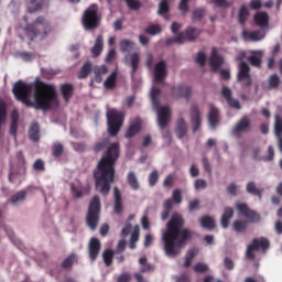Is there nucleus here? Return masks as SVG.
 Instances as JSON below:
<instances>
[{
  "instance_id": "obj_25",
  "label": "nucleus",
  "mask_w": 282,
  "mask_h": 282,
  "mask_svg": "<svg viewBox=\"0 0 282 282\" xmlns=\"http://www.w3.org/2000/svg\"><path fill=\"white\" fill-rule=\"evenodd\" d=\"M70 193L76 199L83 197V184L79 180H75L70 183Z\"/></svg>"
},
{
  "instance_id": "obj_59",
  "label": "nucleus",
  "mask_w": 282,
  "mask_h": 282,
  "mask_svg": "<svg viewBox=\"0 0 282 282\" xmlns=\"http://www.w3.org/2000/svg\"><path fill=\"white\" fill-rule=\"evenodd\" d=\"M205 14H206L205 9H196L194 10L193 19L194 21H199V19H202Z\"/></svg>"
},
{
  "instance_id": "obj_64",
  "label": "nucleus",
  "mask_w": 282,
  "mask_h": 282,
  "mask_svg": "<svg viewBox=\"0 0 282 282\" xmlns=\"http://www.w3.org/2000/svg\"><path fill=\"white\" fill-rule=\"evenodd\" d=\"M129 281H131V274H129V273H122L118 278V282H129Z\"/></svg>"
},
{
  "instance_id": "obj_57",
  "label": "nucleus",
  "mask_w": 282,
  "mask_h": 282,
  "mask_svg": "<svg viewBox=\"0 0 282 282\" xmlns=\"http://www.w3.org/2000/svg\"><path fill=\"white\" fill-rule=\"evenodd\" d=\"M158 180H159L158 171H153L149 175V184H150V186H155V184H158Z\"/></svg>"
},
{
  "instance_id": "obj_32",
  "label": "nucleus",
  "mask_w": 282,
  "mask_h": 282,
  "mask_svg": "<svg viewBox=\"0 0 282 282\" xmlns=\"http://www.w3.org/2000/svg\"><path fill=\"white\" fill-rule=\"evenodd\" d=\"M127 182L132 191H140V182L138 181L135 173L129 172L127 175Z\"/></svg>"
},
{
  "instance_id": "obj_48",
  "label": "nucleus",
  "mask_w": 282,
  "mask_h": 282,
  "mask_svg": "<svg viewBox=\"0 0 282 282\" xmlns=\"http://www.w3.org/2000/svg\"><path fill=\"white\" fill-rule=\"evenodd\" d=\"M104 262L107 267L111 265L112 261H113V251L107 249L104 254Z\"/></svg>"
},
{
  "instance_id": "obj_47",
  "label": "nucleus",
  "mask_w": 282,
  "mask_h": 282,
  "mask_svg": "<svg viewBox=\"0 0 282 282\" xmlns=\"http://www.w3.org/2000/svg\"><path fill=\"white\" fill-rule=\"evenodd\" d=\"M139 263L141 272H151L153 270V267L147 262V258H140Z\"/></svg>"
},
{
  "instance_id": "obj_6",
  "label": "nucleus",
  "mask_w": 282,
  "mask_h": 282,
  "mask_svg": "<svg viewBox=\"0 0 282 282\" xmlns=\"http://www.w3.org/2000/svg\"><path fill=\"white\" fill-rule=\"evenodd\" d=\"M120 50L127 54L124 56L126 65H130V67H132L131 78L133 80V76H135V72H138V68L140 67V54L131 53L135 50V42L131 40H122L120 42Z\"/></svg>"
},
{
  "instance_id": "obj_45",
  "label": "nucleus",
  "mask_w": 282,
  "mask_h": 282,
  "mask_svg": "<svg viewBox=\"0 0 282 282\" xmlns=\"http://www.w3.org/2000/svg\"><path fill=\"white\" fill-rule=\"evenodd\" d=\"M147 34H151L152 36H155V34H160L162 32V26L159 24H151L145 29Z\"/></svg>"
},
{
  "instance_id": "obj_28",
  "label": "nucleus",
  "mask_w": 282,
  "mask_h": 282,
  "mask_svg": "<svg viewBox=\"0 0 282 282\" xmlns=\"http://www.w3.org/2000/svg\"><path fill=\"white\" fill-rule=\"evenodd\" d=\"M254 23L259 28H267V25L269 23L268 13H265V12H258V13H256V15H254Z\"/></svg>"
},
{
  "instance_id": "obj_11",
  "label": "nucleus",
  "mask_w": 282,
  "mask_h": 282,
  "mask_svg": "<svg viewBox=\"0 0 282 282\" xmlns=\"http://www.w3.org/2000/svg\"><path fill=\"white\" fill-rule=\"evenodd\" d=\"M82 21L85 30H95V28H98V9L96 4H93L85 11Z\"/></svg>"
},
{
  "instance_id": "obj_46",
  "label": "nucleus",
  "mask_w": 282,
  "mask_h": 282,
  "mask_svg": "<svg viewBox=\"0 0 282 282\" xmlns=\"http://www.w3.org/2000/svg\"><path fill=\"white\" fill-rule=\"evenodd\" d=\"M247 192H249L251 195H258L259 199H261V192L259 191V188H257L254 182H250L247 184Z\"/></svg>"
},
{
  "instance_id": "obj_10",
  "label": "nucleus",
  "mask_w": 282,
  "mask_h": 282,
  "mask_svg": "<svg viewBox=\"0 0 282 282\" xmlns=\"http://www.w3.org/2000/svg\"><path fill=\"white\" fill-rule=\"evenodd\" d=\"M199 34H202V31L193 26H189L184 32L176 35L175 37L169 39L167 43H177L178 45H182L186 43V41H189V42L195 41L199 36Z\"/></svg>"
},
{
  "instance_id": "obj_16",
  "label": "nucleus",
  "mask_w": 282,
  "mask_h": 282,
  "mask_svg": "<svg viewBox=\"0 0 282 282\" xmlns=\"http://www.w3.org/2000/svg\"><path fill=\"white\" fill-rule=\"evenodd\" d=\"M191 94H193V91L188 86H175L172 88L173 98H185L188 100L191 98Z\"/></svg>"
},
{
  "instance_id": "obj_37",
  "label": "nucleus",
  "mask_w": 282,
  "mask_h": 282,
  "mask_svg": "<svg viewBox=\"0 0 282 282\" xmlns=\"http://www.w3.org/2000/svg\"><path fill=\"white\" fill-rule=\"evenodd\" d=\"M94 72H95V82L102 83V78L107 75L108 69L106 65H101V66L95 67Z\"/></svg>"
},
{
  "instance_id": "obj_1",
  "label": "nucleus",
  "mask_w": 282,
  "mask_h": 282,
  "mask_svg": "<svg viewBox=\"0 0 282 282\" xmlns=\"http://www.w3.org/2000/svg\"><path fill=\"white\" fill-rule=\"evenodd\" d=\"M13 94L23 105L34 107V109H56L58 107L56 88L45 83L18 82L13 87Z\"/></svg>"
},
{
  "instance_id": "obj_12",
  "label": "nucleus",
  "mask_w": 282,
  "mask_h": 282,
  "mask_svg": "<svg viewBox=\"0 0 282 282\" xmlns=\"http://www.w3.org/2000/svg\"><path fill=\"white\" fill-rule=\"evenodd\" d=\"M270 248V241L267 238H256L247 248V259H254V252L262 250L265 252Z\"/></svg>"
},
{
  "instance_id": "obj_54",
  "label": "nucleus",
  "mask_w": 282,
  "mask_h": 282,
  "mask_svg": "<svg viewBox=\"0 0 282 282\" xmlns=\"http://www.w3.org/2000/svg\"><path fill=\"white\" fill-rule=\"evenodd\" d=\"M172 200L174 204H182V191L175 189L172 195Z\"/></svg>"
},
{
  "instance_id": "obj_41",
  "label": "nucleus",
  "mask_w": 282,
  "mask_h": 282,
  "mask_svg": "<svg viewBox=\"0 0 282 282\" xmlns=\"http://www.w3.org/2000/svg\"><path fill=\"white\" fill-rule=\"evenodd\" d=\"M24 174H25V167H21L20 173L17 174V173L12 172L9 175V180L13 184H21V182L23 181V175Z\"/></svg>"
},
{
  "instance_id": "obj_35",
  "label": "nucleus",
  "mask_w": 282,
  "mask_h": 282,
  "mask_svg": "<svg viewBox=\"0 0 282 282\" xmlns=\"http://www.w3.org/2000/svg\"><path fill=\"white\" fill-rule=\"evenodd\" d=\"M61 91L65 102H69V99L72 98V94H74V86H72L70 84H63L61 86Z\"/></svg>"
},
{
  "instance_id": "obj_17",
  "label": "nucleus",
  "mask_w": 282,
  "mask_h": 282,
  "mask_svg": "<svg viewBox=\"0 0 282 282\" xmlns=\"http://www.w3.org/2000/svg\"><path fill=\"white\" fill-rule=\"evenodd\" d=\"M237 210H239L240 215H243V217H247L250 221H259V216L254 212L250 210L248 208V205L238 203L236 205Z\"/></svg>"
},
{
  "instance_id": "obj_40",
  "label": "nucleus",
  "mask_w": 282,
  "mask_h": 282,
  "mask_svg": "<svg viewBox=\"0 0 282 282\" xmlns=\"http://www.w3.org/2000/svg\"><path fill=\"white\" fill-rule=\"evenodd\" d=\"M200 226L206 230H213L215 228V219L210 216H203L200 219Z\"/></svg>"
},
{
  "instance_id": "obj_60",
  "label": "nucleus",
  "mask_w": 282,
  "mask_h": 282,
  "mask_svg": "<svg viewBox=\"0 0 282 282\" xmlns=\"http://www.w3.org/2000/svg\"><path fill=\"white\" fill-rule=\"evenodd\" d=\"M127 6L130 10H139L140 9V1L138 0H126Z\"/></svg>"
},
{
  "instance_id": "obj_51",
  "label": "nucleus",
  "mask_w": 282,
  "mask_h": 282,
  "mask_svg": "<svg viewBox=\"0 0 282 282\" xmlns=\"http://www.w3.org/2000/svg\"><path fill=\"white\" fill-rule=\"evenodd\" d=\"M194 272H208V264L198 262L194 265Z\"/></svg>"
},
{
  "instance_id": "obj_34",
  "label": "nucleus",
  "mask_w": 282,
  "mask_h": 282,
  "mask_svg": "<svg viewBox=\"0 0 282 282\" xmlns=\"http://www.w3.org/2000/svg\"><path fill=\"white\" fill-rule=\"evenodd\" d=\"M17 129H19V112L17 110H13L11 113V127H10L11 135L17 137Z\"/></svg>"
},
{
  "instance_id": "obj_2",
  "label": "nucleus",
  "mask_w": 282,
  "mask_h": 282,
  "mask_svg": "<svg viewBox=\"0 0 282 282\" xmlns=\"http://www.w3.org/2000/svg\"><path fill=\"white\" fill-rule=\"evenodd\" d=\"M106 149V155L101 158L97 164V170L94 172L96 180V189L101 193V195H109L111 191V184H113V177L116 175V170L113 169L118 158H120V144L110 143L109 139L104 142H99L95 145V151H102Z\"/></svg>"
},
{
  "instance_id": "obj_13",
  "label": "nucleus",
  "mask_w": 282,
  "mask_h": 282,
  "mask_svg": "<svg viewBox=\"0 0 282 282\" xmlns=\"http://www.w3.org/2000/svg\"><path fill=\"white\" fill-rule=\"evenodd\" d=\"M250 127H252V121L248 116H245L231 129V135H235V138H241L243 133H248V131H250Z\"/></svg>"
},
{
  "instance_id": "obj_44",
  "label": "nucleus",
  "mask_w": 282,
  "mask_h": 282,
  "mask_svg": "<svg viewBox=\"0 0 282 282\" xmlns=\"http://www.w3.org/2000/svg\"><path fill=\"white\" fill-rule=\"evenodd\" d=\"M281 85V79L279 78V75L274 74L271 75L269 78V86L268 89H276Z\"/></svg>"
},
{
  "instance_id": "obj_18",
  "label": "nucleus",
  "mask_w": 282,
  "mask_h": 282,
  "mask_svg": "<svg viewBox=\"0 0 282 282\" xmlns=\"http://www.w3.org/2000/svg\"><path fill=\"white\" fill-rule=\"evenodd\" d=\"M89 258L91 261H96L98 259V254H100V240L97 238H91L88 246Z\"/></svg>"
},
{
  "instance_id": "obj_31",
  "label": "nucleus",
  "mask_w": 282,
  "mask_h": 282,
  "mask_svg": "<svg viewBox=\"0 0 282 282\" xmlns=\"http://www.w3.org/2000/svg\"><path fill=\"white\" fill-rule=\"evenodd\" d=\"M235 215V210L230 207H226L225 212L221 216V226L224 228H228L230 224V219H232V216Z\"/></svg>"
},
{
  "instance_id": "obj_22",
  "label": "nucleus",
  "mask_w": 282,
  "mask_h": 282,
  "mask_svg": "<svg viewBox=\"0 0 282 282\" xmlns=\"http://www.w3.org/2000/svg\"><path fill=\"white\" fill-rule=\"evenodd\" d=\"M208 122L210 129H217V124H219V109L215 108V106L210 107Z\"/></svg>"
},
{
  "instance_id": "obj_38",
  "label": "nucleus",
  "mask_w": 282,
  "mask_h": 282,
  "mask_svg": "<svg viewBox=\"0 0 282 282\" xmlns=\"http://www.w3.org/2000/svg\"><path fill=\"white\" fill-rule=\"evenodd\" d=\"M117 78L118 72L115 70L107 77V79L104 83V87H106V89H115Z\"/></svg>"
},
{
  "instance_id": "obj_8",
  "label": "nucleus",
  "mask_w": 282,
  "mask_h": 282,
  "mask_svg": "<svg viewBox=\"0 0 282 282\" xmlns=\"http://www.w3.org/2000/svg\"><path fill=\"white\" fill-rule=\"evenodd\" d=\"M100 215V197L94 196L88 207V215L86 218L87 226L90 230H96L98 227V217Z\"/></svg>"
},
{
  "instance_id": "obj_27",
  "label": "nucleus",
  "mask_w": 282,
  "mask_h": 282,
  "mask_svg": "<svg viewBox=\"0 0 282 282\" xmlns=\"http://www.w3.org/2000/svg\"><path fill=\"white\" fill-rule=\"evenodd\" d=\"M113 195H115V213L117 215H120V213H122V195L120 194V189H118V187L113 188Z\"/></svg>"
},
{
  "instance_id": "obj_30",
  "label": "nucleus",
  "mask_w": 282,
  "mask_h": 282,
  "mask_svg": "<svg viewBox=\"0 0 282 282\" xmlns=\"http://www.w3.org/2000/svg\"><path fill=\"white\" fill-rule=\"evenodd\" d=\"M26 198H28V192L20 191L18 193H15L14 195H12L11 204L13 206H19L20 204H23V202H25Z\"/></svg>"
},
{
  "instance_id": "obj_19",
  "label": "nucleus",
  "mask_w": 282,
  "mask_h": 282,
  "mask_svg": "<svg viewBox=\"0 0 282 282\" xmlns=\"http://www.w3.org/2000/svg\"><path fill=\"white\" fill-rule=\"evenodd\" d=\"M242 39L245 41H263L265 39V31H242Z\"/></svg>"
},
{
  "instance_id": "obj_50",
  "label": "nucleus",
  "mask_w": 282,
  "mask_h": 282,
  "mask_svg": "<svg viewBox=\"0 0 282 282\" xmlns=\"http://www.w3.org/2000/svg\"><path fill=\"white\" fill-rule=\"evenodd\" d=\"M74 261H76V256H68L62 263L63 268H72L74 265Z\"/></svg>"
},
{
  "instance_id": "obj_39",
  "label": "nucleus",
  "mask_w": 282,
  "mask_h": 282,
  "mask_svg": "<svg viewBox=\"0 0 282 282\" xmlns=\"http://www.w3.org/2000/svg\"><path fill=\"white\" fill-rule=\"evenodd\" d=\"M186 131H188V127L186 126V121L184 119H178L176 124V135L177 138H184L186 135Z\"/></svg>"
},
{
  "instance_id": "obj_5",
  "label": "nucleus",
  "mask_w": 282,
  "mask_h": 282,
  "mask_svg": "<svg viewBox=\"0 0 282 282\" xmlns=\"http://www.w3.org/2000/svg\"><path fill=\"white\" fill-rule=\"evenodd\" d=\"M24 32L30 41L45 39L52 32V24L43 17H39L32 24H26Z\"/></svg>"
},
{
  "instance_id": "obj_53",
  "label": "nucleus",
  "mask_w": 282,
  "mask_h": 282,
  "mask_svg": "<svg viewBox=\"0 0 282 282\" xmlns=\"http://www.w3.org/2000/svg\"><path fill=\"white\" fill-rule=\"evenodd\" d=\"M63 154V144L54 143L53 145V155L54 158H58Z\"/></svg>"
},
{
  "instance_id": "obj_23",
  "label": "nucleus",
  "mask_w": 282,
  "mask_h": 282,
  "mask_svg": "<svg viewBox=\"0 0 282 282\" xmlns=\"http://www.w3.org/2000/svg\"><path fill=\"white\" fill-rule=\"evenodd\" d=\"M263 58V51H251L248 62L253 67H261V59Z\"/></svg>"
},
{
  "instance_id": "obj_58",
  "label": "nucleus",
  "mask_w": 282,
  "mask_h": 282,
  "mask_svg": "<svg viewBox=\"0 0 282 282\" xmlns=\"http://www.w3.org/2000/svg\"><path fill=\"white\" fill-rule=\"evenodd\" d=\"M20 58L24 61L25 63H30V61H34V54L29 52H22L20 53Z\"/></svg>"
},
{
  "instance_id": "obj_63",
  "label": "nucleus",
  "mask_w": 282,
  "mask_h": 282,
  "mask_svg": "<svg viewBox=\"0 0 282 282\" xmlns=\"http://www.w3.org/2000/svg\"><path fill=\"white\" fill-rule=\"evenodd\" d=\"M33 169H34V171H44L45 170V163H43V161H41V160H37V161L34 162Z\"/></svg>"
},
{
  "instance_id": "obj_56",
  "label": "nucleus",
  "mask_w": 282,
  "mask_h": 282,
  "mask_svg": "<svg viewBox=\"0 0 282 282\" xmlns=\"http://www.w3.org/2000/svg\"><path fill=\"white\" fill-rule=\"evenodd\" d=\"M202 162H203L204 171H206L208 175H213V169L210 167V163L208 162V159L206 156H203Z\"/></svg>"
},
{
  "instance_id": "obj_9",
  "label": "nucleus",
  "mask_w": 282,
  "mask_h": 282,
  "mask_svg": "<svg viewBox=\"0 0 282 282\" xmlns=\"http://www.w3.org/2000/svg\"><path fill=\"white\" fill-rule=\"evenodd\" d=\"M209 65H210L213 72H219L220 77L224 80H230V69H228V68L221 69V65H224V57H221V55L217 54V48L212 50Z\"/></svg>"
},
{
  "instance_id": "obj_15",
  "label": "nucleus",
  "mask_w": 282,
  "mask_h": 282,
  "mask_svg": "<svg viewBox=\"0 0 282 282\" xmlns=\"http://www.w3.org/2000/svg\"><path fill=\"white\" fill-rule=\"evenodd\" d=\"M223 98H225L227 105L234 109H241V104L238 99L232 97V90L229 87L224 86L221 89Z\"/></svg>"
},
{
  "instance_id": "obj_4",
  "label": "nucleus",
  "mask_w": 282,
  "mask_h": 282,
  "mask_svg": "<svg viewBox=\"0 0 282 282\" xmlns=\"http://www.w3.org/2000/svg\"><path fill=\"white\" fill-rule=\"evenodd\" d=\"M167 74L169 73L166 70V62L161 61L155 64L154 79L152 89L150 91V97L152 101V107L158 113V124L161 129H164V127L169 124V120H171V108H169L167 106H160V94H162V91L155 86V84L162 85Z\"/></svg>"
},
{
  "instance_id": "obj_36",
  "label": "nucleus",
  "mask_w": 282,
  "mask_h": 282,
  "mask_svg": "<svg viewBox=\"0 0 282 282\" xmlns=\"http://www.w3.org/2000/svg\"><path fill=\"white\" fill-rule=\"evenodd\" d=\"M102 47H104V42H102V35H99L96 39L95 45L91 50V54L93 56L96 58L97 56H100V54L102 53Z\"/></svg>"
},
{
  "instance_id": "obj_20",
  "label": "nucleus",
  "mask_w": 282,
  "mask_h": 282,
  "mask_svg": "<svg viewBox=\"0 0 282 282\" xmlns=\"http://www.w3.org/2000/svg\"><path fill=\"white\" fill-rule=\"evenodd\" d=\"M191 120L193 124V131L195 133L196 131L199 130V127L202 124V117L199 115V108L197 106H192Z\"/></svg>"
},
{
  "instance_id": "obj_55",
  "label": "nucleus",
  "mask_w": 282,
  "mask_h": 282,
  "mask_svg": "<svg viewBox=\"0 0 282 282\" xmlns=\"http://www.w3.org/2000/svg\"><path fill=\"white\" fill-rule=\"evenodd\" d=\"M166 12H169V2H166V0H163L160 4H159V14H166Z\"/></svg>"
},
{
  "instance_id": "obj_52",
  "label": "nucleus",
  "mask_w": 282,
  "mask_h": 282,
  "mask_svg": "<svg viewBox=\"0 0 282 282\" xmlns=\"http://www.w3.org/2000/svg\"><path fill=\"white\" fill-rule=\"evenodd\" d=\"M207 183L205 180L198 178L195 181L194 183V188L195 191H204V188H206Z\"/></svg>"
},
{
  "instance_id": "obj_33",
  "label": "nucleus",
  "mask_w": 282,
  "mask_h": 282,
  "mask_svg": "<svg viewBox=\"0 0 282 282\" xmlns=\"http://www.w3.org/2000/svg\"><path fill=\"white\" fill-rule=\"evenodd\" d=\"M29 138L33 142H39V140L41 139L39 123L34 122L31 124L29 130Z\"/></svg>"
},
{
  "instance_id": "obj_14",
  "label": "nucleus",
  "mask_w": 282,
  "mask_h": 282,
  "mask_svg": "<svg viewBox=\"0 0 282 282\" xmlns=\"http://www.w3.org/2000/svg\"><path fill=\"white\" fill-rule=\"evenodd\" d=\"M238 83L243 87L252 85V79L250 78V66L246 62H240L239 64Z\"/></svg>"
},
{
  "instance_id": "obj_62",
  "label": "nucleus",
  "mask_w": 282,
  "mask_h": 282,
  "mask_svg": "<svg viewBox=\"0 0 282 282\" xmlns=\"http://www.w3.org/2000/svg\"><path fill=\"white\" fill-rule=\"evenodd\" d=\"M239 191V186H237L235 183H231L228 187H227V193L229 195H237Z\"/></svg>"
},
{
  "instance_id": "obj_26",
  "label": "nucleus",
  "mask_w": 282,
  "mask_h": 282,
  "mask_svg": "<svg viewBox=\"0 0 282 282\" xmlns=\"http://www.w3.org/2000/svg\"><path fill=\"white\" fill-rule=\"evenodd\" d=\"M43 3H45V0H30L26 3V10L30 14H34V12H39L43 8Z\"/></svg>"
},
{
  "instance_id": "obj_29",
  "label": "nucleus",
  "mask_w": 282,
  "mask_h": 282,
  "mask_svg": "<svg viewBox=\"0 0 282 282\" xmlns=\"http://www.w3.org/2000/svg\"><path fill=\"white\" fill-rule=\"evenodd\" d=\"M249 15H250V8H248V6L246 4H242L238 12V21L240 25L246 24Z\"/></svg>"
},
{
  "instance_id": "obj_61",
  "label": "nucleus",
  "mask_w": 282,
  "mask_h": 282,
  "mask_svg": "<svg viewBox=\"0 0 282 282\" xmlns=\"http://www.w3.org/2000/svg\"><path fill=\"white\" fill-rule=\"evenodd\" d=\"M196 63H198L200 67H204V65L206 64V54H204L203 52L198 53L196 57Z\"/></svg>"
},
{
  "instance_id": "obj_21",
  "label": "nucleus",
  "mask_w": 282,
  "mask_h": 282,
  "mask_svg": "<svg viewBox=\"0 0 282 282\" xmlns=\"http://www.w3.org/2000/svg\"><path fill=\"white\" fill-rule=\"evenodd\" d=\"M274 133L278 138V147L282 153V118L279 115L275 116Z\"/></svg>"
},
{
  "instance_id": "obj_49",
  "label": "nucleus",
  "mask_w": 282,
  "mask_h": 282,
  "mask_svg": "<svg viewBox=\"0 0 282 282\" xmlns=\"http://www.w3.org/2000/svg\"><path fill=\"white\" fill-rule=\"evenodd\" d=\"M246 225L247 223L246 221H241V220H236L234 224H232V228L236 232H243V230H246Z\"/></svg>"
},
{
  "instance_id": "obj_7",
  "label": "nucleus",
  "mask_w": 282,
  "mask_h": 282,
  "mask_svg": "<svg viewBox=\"0 0 282 282\" xmlns=\"http://www.w3.org/2000/svg\"><path fill=\"white\" fill-rule=\"evenodd\" d=\"M122 122H124V113H122V111L116 109H109L107 111L108 133L110 135L118 134L120 127H122Z\"/></svg>"
},
{
  "instance_id": "obj_24",
  "label": "nucleus",
  "mask_w": 282,
  "mask_h": 282,
  "mask_svg": "<svg viewBox=\"0 0 282 282\" xmlns=\"http://www.w3.org/2000/svg\"><path fill=\"white\" fill-rule=\"evenodd\" d=\"M141 127L142 121H140V119L137 118L133 121H131L130 127L126 133V138H133V135L140 132Z\"/></svg>"
},
{
  "instance_id": "obj_43",
  "label": "nucleus",
  "mask_w": 282,
  "mask_h": 282,
  "mask_svg": "<svg viewBox=\"0 0 282 282\" xmlns=\"http://www.w3.org/2000/svg\"><path fill=\"white\" fill-rule=\"evenodd\" d=\"M90 72H91V64L89 62H86L83 65L82 69L78 72V78H87Z\"/></svg>"
},
{
  "instance_id": "obj_42",
  "label": "nucleus",
  "mask_w": 282,
  "mask_h": 282,
  "mask_svg": "<svg viewBox=\"0 0 282 282\" xmlns=\"http://www.w3.org/2000/svg\"><path fill=\"white\" fill-rule=\"evenodd\" d=\"M198 252L199 251L197 249H192V250L187 251V253L185 256L184 268H191V263H193V259H195V257H197Z\"/></svg>"
},
{
  "instance_id": "obj_3",
  "label": "nucleus",
  "mask_w": 282,
  "mask_h": 282,
  "mask_svg": "<svg viewBox=\"0 0 282 282\" xmlns=\"http://www.w3.org/2000/svg\"><path fill=\"white\" fill-rule=\"evenodd\" d=\"M189 237L191 230L184 228V218L180 214H174L167 223V229L162 235L165 254L177 257Z\"/></svg>"
}]
</instances>
